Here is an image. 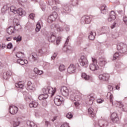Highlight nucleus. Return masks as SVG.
Returning a JSON list of instances; mask_svg holds the SVG:
<instances>
[{
    "label": "nucleus",
    "instance_id": "45",
    "mask_svg": "<svg viewBox=\"0 0 127 127\" xmlns=\"http://www.w3.org/2000/svg\"><path fill=\"white\" fill-rule=\"evenodd\" d=\"M9 9V7L7 6V5H5L2 8V11H6Z\"/></svg>",
    "mask_w": 127,
    "mask_h": 127
},
{
    "label": "nucleus",
    "instance_id": "10",
    "mask_svg": "<svg viewBox=\"0 0 127 127\" xmlns=\"http://www.w3.org/2000/svg\"><path fill=\"white\" fill-rule=\"evenodd\" d=\"M91 17L89 16H84L81 19V23L83 24L84 23L86 24H89L91 22Z\"/></svg>",
    "mask_w": 127,
    "mask_h": 127
},
{
    "label": "nucleus",
    "instance_id": "32",
    "mask_svg": "<svg viewBox=\"0 0 127 127\" xmlns=\"http://www.w3.org/2000/svg\"><path fill=\"white\" fill-rule=\"evenodd\" d=\"M40 29H41V25L40 24V23L39 22H38L36 25V32H39V31H40Z\"/></svg>",
    "mask_w": 127,
    "mask_h": 127
},
{
    "label": "nucleus",
    "instance_id": "53",
    "mask_svg": "<svg viewBox=\"0 0 127 127\" xmlns=\"http://www.w3.org/2000/svg\"><path fill=\"white\" fill-rule=\"evenodd\" d=\"M57 31H64V29L62 27H58L57 28Z\"/></svg>",
    "mask_w": 127,
    "mask_h": 127
},
{
    "label": "nucleus",
    "instance_id": "33",
    "mask_svg": "<svg viewBox=\"0 0 127 127\" xmlns=\"http://www.w3.org/2000/svg\"><path fill=\"white\" fill-rule=\"evenodd\" d=\"M34 72L35 73V74H37V75H42L43 73V71L42 70H40L37 67L34 68Z\"/></svg>",
    "mask_w": 127,
    "mask_h": 127
},
{
    "label": "nucleus",
    "instance_id": "63",
    "mask_svg": "<svg viewBox=\"0 0 127 127\" xmlns=\"http://www.w3.org/2000/svg\"><path fill=\"white\" fill-rule=\"evenodd\" d=\"M1 48V49H4L5 48V44H2Z\"/></svg>",
    "mask_w": 127,
    "mask_h": 127
},
{
    "label": "nucleus",
    "instance_id": "5",
    "mask_svg": "<svg viewBox=\"0 0 127 127\" xmlns=\"http://www.w3.org/2000/svg\"><path fill=\"white\" fill-rule=\"evenodd\" d=\"M92 64L89 65V68L91 71H96L99 69V66L97 64V59L95 58H92Z\"/></svg>",
    "mask_w": 127,
    "mask_h": 127
},
{
    "label": "nucleus",
    "instance_id": "51",
    "mask_svg": "<svg viewBox=\"0 0 127 127\" xmlns=\"http://www.w3.org/2000/svg\"><path fill=\"white\" fill-rule=\"evenodd\" d=\"M7 49H11L12 48V44L11 43H9L7 45Z\"/></svg>",
    "mask_w": 127,
    "mask_h": 127
},
{
    "label": "nucleus",
    "instance_id": "30",
    "mask_svg": "<svg viewBox=\"0 0 127 127\" xmlns=\"http://www.w3.org/2000/svg\"><path fill=\"white\" fill-rule=\"evenodd\" d=\"M27 125L28 127H37V125L34 122L31 121L27 122Z\"/></svg>",
    "mask_w": 127,
    "mask_h": 127
},
{
    "label": "nucleus",
    "instance_id": "24",
    "mask_svg": "<svg viewBox=\"0 0 127 127\" xmlns=\"http://www.w3.org/2000/svg\"><path fill=\"white\" fill-rule=\"evenodd\" d=\"M81 77L82 79H84V80H85V81H88V80H90V79H91V76L88 75L85 73H82Z\"/></svg>",
    "mask_w": 127,
    "mask_h": 127
},
{
    "label": "nucleus",
    "instance_id": "44",
    "mask_svg": "<svg viewBox=\"0 0 127 127\" xmlns=\"http://www.w3.org/2000/svg\"><path fill=\"white\" fill-rule=\"evenodd\" d=\"M56 2H57V1H56V0H50L48 1L49 5H53V4H54V3H56Z\"/></svg>",
    "mask_w": 127,
    "mask_h": 127
},
{
    "label": "nucleus",
    "instance_id": "11",
    "mask_svg": "<svg viewBox=\"0 0 127 127\" xmlns=\"http://www.w3.org/2000/svg\"><path fill=\"white\" fill-rule=\"evenodd\" d=\"M76 65L71 64L67 68V72L69 73V74H73L76 72Z\"/></svg>",
    "mask_w": 127,
    "mask_h": 127
},
{
    "label": "nucleus",
    "instance_id": "28",
    "mask_svg": "<svg viewBox=\"0 0 127 127\" xmlns=\"http://www.w3.org/2000/svg\"><path fill=\"white\" fill-rule=\"evenodd\" d=\"M32 57L33 62H36V61H38V56L36 53H33L32 54Z\"/></svg>",
    "mask_w": 127,
    "mask_h": 127
},
{
    "label": "nucleus",
    "instance_id": "58",
    "mask_svg": "<svg viewBox=\"0 0 127 127\" xmlns=\"http://www.w3.org/2000/svg\"><path fill=\"white\" fill-rule=\"evenodd\" d=\"M19 3H20L22 2V3H24V2H26L27 1V0H17Z\"/></svg>",
    "mask_w": 127,
    "mask_h": 127
},
{
    "label": "nucleus",
    "instance_id": "36",
    "mask_svg": "<svg viewBox=\"0 0 127 127\" xmlns=\"http://www.w3.org/2000/svg\"><path fill=\"white\" fill-rule=\"evenodd\" d=\"M100 10L102 13H106V10H107V6L106 5H103L101 6Z\"/></svg>",
    "mask_w": 127,
    "mask_h": 127
},
{
    "label": "nucleus",
    "instance_id": "43",
    "mask_svg": "<svg viewBox=\"0 0 127 127\" xmlns=\"http://www.w3.org/2000/svg\"><path fill=\"white\" fill-rule=\"evenodd\" d=\"M17 63H19L20 65H24V61L21 59H18L17 60Z\"/></svg>",
    "mask_w": 127,
    "mask_h": 127
},
{
    "label": "nucleus",
    "instance_id": "39",
    "mask_svg": "<svg viewBox=\"0 0 127 127\" xmlns=\"http://www.w3.org/2000/svg\"><path fill=\"white\" fill-rule=\"evenodd\" d=\"M13 40H16V42H18V41H21V36H18L17 37H15L13 38Z\"/></svg>",
    "mask_w": 127,
    "mask_h": 127
},
{
    "label": "nucleus",
    "instance_id": "21",
    "mask_svg": "<svg viewBox=\"0 0 127 127\" xmlns=\"http://www.w3.org/2000/svg\"><path fill=\"white\" fill-rule=\"evenodd\" d=\"M70 99L72 100V101H75V102H78L80 101L81 99V97L78 95H76V94L71 95Z\"/></svg>",
    "mask_w": 127,
    "mask_h": 127
},
{
    "label": "nucleus",
    "instance_id": "8",
    "mask_svg": "<svg viewBox=\"0 0 127 127\" xmlns=\"http://www.w3.org/2000/svg\"><path fill=\"white\" fill-rule=\"evenodd\" d=\"M61 93L64 97H68V96H69L70 91H69V89L68 88H67V87L63 86L61 88Z\"/></svg>",
    "mask_w": 127,
    "mask_h": 127
},
{
    "label": "nucleus",
    "instance_id": "48",
    "mask_svg": "<svg viewBox=\"0 0 127 127\" xmlns=\"http://www.w3.org/2000/svg\"><path fill=\"white\" fill-rule=\"evenodd\" d=\"M29 18H30L31 19H34V17H35V14H34V13H31L29 15Z\"/></svg>",
    "mask_w": 127,
    "mask_h": 127
},
{
    "label": "nucleus",
    "instance_id": "47",
    "mask_svg": "<svg viewBox=\"0 0 127 127\" xmlns=\"http://www.w3.org/2000/svg\"><path fill=\"white\" fill-rule=\"evenodd\" d=\"M66 118L67 119H72L73 118V115H72V113L70 112H69L66 114Z\"/></svg>",
    "mask_w": 127,
    "mask_h": 127
},
{
    "label": "nucleus",
    "instance_id": "55",
    "mask_svg": "<svg viewBox=\"0 0 127 127\" xmlns=\"http://www.w3.org/2000/svg\"><path fill=\"white\" fill-rule=\"evenodd\" d=\"M117 25V23L116 22H114L111 26V29H114V28H115V27H116V26Z\"/></svg>",
    "mask_w": 127,
    "mask_h": 127
},
{
    "label": "nucleus",
    "instance_id": "35",
    "mask_svg": "<svg viewBox=\"0 0 127 127\" xmlns=\"http://www.w3.org/2000/svg\"><path fill=\"white\" fill-rule=\"evenodd\" d=\"M20 124V122L18 120H14L12 122V125L13 127H17Z\"/></svg>",
    "mask_w": 127,
    "mask_h": 127
},
{
    "label": "nucleus",
    "instance_id": "12",
    "mask_svg": "<svg viewBox=\"0 0 127 127\" xmlns=\"http://www.w3.org/2000/svg\"><path fill=\"white\" fill-rule=\"evenodd\" d=\"M18 111V108L14 105H11L9 108V112L11 115H15Z\"/></svg>",
    "mask_w": 127,
    "mask_h": 127
},
{
    "label": "nucleus",
    "instance_id": "31",
    "mask_svg": "<svg viewBox=\"0 0 127 127\" xmlns=\"http://www.w3.org/2000/svg\"><path fill=\"white\" fill-rule=\"evenodd\" d=\"M107 97L110 99V103H112V105H114L113 103V94L111 92H108L107 93Z\"/></svg>",
    "mask_w": 127,
    "mask_h": 127
},
{
    "label": "nucleus",
    "instance_id": "42",
    "mask_svg": "<svg viewBox=\"0 0 127 127\" xmlns=\"http://www.w3.org/2000/svg\"><path fill=\"white\" fill-rule=\"evenodd\" d=\"M39 53L40 54H41L40 55L42 56V55H45V54H46V50H42V49H40L39 51Z\"/></svg>",
    "mask_w": 127,
    "mask_h": 127
},
{
    "label": "nucleus",
    "instance_id": "15",
    "mask_svg": "<svg viewBox=\"0 0 127 127\" xmlns=\"http://www.w3.org/2000/svg\"><path fill=\"white\" fill-rule=\"evenodd\" d=\"M111 119L113 123H117L119 121V117L118 114L116 113H113L112 114Z\"/></svg>",
    "mask_w": 127,
    "mask_h": 127
},
{
    "label": "nucleus",
    "instance_id": "62",
    "mask_svg": "<svg viewBox=\"0 0 127 127\" xmlns=\"http://www.w3.org/2000/svg\"><path fill=\"white\" fill-rule=\"evenodd\" d=\"M65 30L66 31H69V30H70V27H69V26H68V25H66L65 26Z\"/></svg>",
    "mask_w": 127,
    "mask_h": 127
},
{
    "label": "nucleus",
    "instance_id": "23",
    "mask_svg": "<svg viewBox=\"0 0 127 127\" xmlns=\"http://www.w3.org/2000/svg\"><path fill=\"white\" fill-rule=\"evenodd\" d=\"M34 85L31 82V81H28L27 82V89L28 90H34Z\"/></svg>",
    "mask_w": 127,
    "mask_h": 127
},
{
    "label": "nucleus",
    "instance_id": "3",
    "mask_svg": "<svg viewBox=\"0 0 127 127\" xmlns=\"http://www.w3.org/2000/svg\"><path fill=\"white\" fill-rule=\"evenodd\" d=\"M79 62L81 66H82L84 68H87L89 65L87 57L85 56H81L80 59L79 60Z\"/></svg>",
    "mask_w": 127,
    "mask_h": 127
},
{
    "label": "nucleus",
    "instance_id": "59",
    "mask_svg": "<svg viewBox=\"0 0 127 127\" xmlns=\"http://www.w3.org/2000/svg\"><path fill=\"white\" fill-rule=\"evenodd\" d=\"M118 105H119V108H123V107H124V105L121 102H118Z\"/></svg>",
    "mask_w": 127,
    "mask_h": 127
},
{
    "label": "nucleus",
    "instance_id": "1",
    "mask_svg": "<svg viewBox=\"0 0 127 127\" xmlns=\"http://www.w3.org/2000/svg\"><path fill=\"white\" fill-rule=\"evenodd\" d=\"M11 12H13L14 14H19V15H25V11H24L22 8H19L18 9L14 6H12L10 8Z\"/></svg>",
    "mask_w": 127,
    "mask_h": 127
},
{
    "label": "nucleus",
    "instance_id": "40",
    "mask_svg": "<svg viewBox=\"0 0 127 127\" xmlns=\"http://www.w3.org/2000/svg\"><path fill=\"white\" fill-rule=\"evenodd\" d=\"M119 57L120 54H119V53H115L113 55V60H117V59H119Z\"/></svg>",
    "mask_w": 127,
    "mask_h": 127
},
{
    "label": "nucleus",
    "instance_id": "9",
    "mask_svg": "<svg viewBox=\"0 0 127 127\" xmlns=\"http://www.w3.org/2000/svg\"><path fill=\"white\" fill-rule=\"evenodd\" d=\"M61 11L63 14H66V13H69V12L71 11V9H70L69 6L67 5V4H64L62 6Z\"/></svg>",
    "mask_w": 127,
    "mask_h": 127
},
{
    "label": "nucleus",
    "instance_id": "13",
    "mask_svg": "<svg viewBox=\"0 0 127 127\" xmlns=\"http://www.w3.org/2000/svg\"><path fill=\"white\" fill-rule=\"evenodd\" d=\"M88 101L89 102V105H92L93 102L96 100V95L94 93H92L87 96Z\"/></svg>",
    "mask_w": 127,
    "mask_h": 127
},
{
    "label": "nucleus",
    "instance_id": "29",
    "mask_svg": "<svg viewBox=\"0 0 127 127\" xmlns=\"http://www.w3.org/2000/svg\"><path fill=\"white\" fill-rule=\"evenodd\" d=\"M48 98V95H45L44 94H41L39 96L38 98L40 101H42V100H46Z\"/></svg>",
    "mask_w": 127,
    "mask_h": 127
},
{
    "label": "nucleus",
    "instance_id": "54",
    "mask_svg": "<svg viewBox=\"0 0 127 127\" xmlns=\"http://www.w3.org/2000/svg\"><path fill=\"white\" fill-rule=\"evenodd\" d=\"M123 21L125 22V24L127 25V17L125 16L123 17Z\"/></svg>",
    "mask_w": 127,
    "mask_h": 127
},
{
    "label": "nucleus",
    "instance_id": "56",
    "mask_svg": "<svg viewBox=\"0 0 127 127\" xmlns=\"http://www.w3.org/2000/svg\"><path fill=\"white\" fill-rule=\"evenodd\" d=\"M97 102L99 104H102V103H103V102H104V100L101 99H98L97 100Z\"/></svg>",
    "mask_w": 127,
    "mask_h": 127
},
{
    "label": "nucleus",
    "instance_id": "34",
    "mask_svg": "<svg viewBox=\"0 0 127 127\" xmlns=\"http://www.w3.org/2000/svg\"><path fill=\"white\" fill-rule=\"evenodd\" d=\"M16 56L17 58L21 59V58H23V57H24V54H23L22 52H19L16 54Z\"/></svg>",
    "mask_w": 127,
    "mask_h": 127
},
{
    "label": "nucleus",
    "instance_id": "50",
    "mask_svg": "<svg viewBox=\"0 0 127 127\" xmlns=\"http://www.w3.org/2000/svg\"><path fill=\"white\" fill-rule=\"evenodd\" d=\"M40 5L41 9L43 10V11H44V10H45V4H40Z\"/></svg>",
    "mask_w": 127,
    "mask_h": 127
},
{
    "label": "nucleus",
    "instance_id": "60",
    "mask_svg": "<svg viewBox=\"0 0 127 127\" xmlns=\"http://www.w3.org/2000/svg\"><path fill=\"white\" fill-rule=\"evenodd\" d=\"M56 43L57 45H59V44H60V39L58 38L57 39Z\"/></svg>",
    "mask_w": 127,
    "mask_h": 127
},
{
    "label": "nucleus",
    "instance_id": "52",
    "mask_svg": "<svg viewBox=\"0 0 127 127\" xmlns=\"http://www.w3.org/2000/svg\"><path fill=\"white\" fill-rule=\"evenodd\" d=\"M56 56H57V53H55L51 57L52 60H54L56 58Z\"/></svg>",
    "mask_w": 127,
    "mask_h": 127
},
{
    "label": "nucleus",
    "instance_id": "16",
    "mask_svg": "<svg viewBox=\"0 0 127 127\" xmlns=\"http://www.w3.org/2000/svg\"><path fill=\"white\" fill-rule=\"evenodd\" d=\"M11 75H12V73L10 70L5 71L3 73V79L4 80H7Z\"/></svg>",
    "mask_w": 127,
    "mask_h": 127
},
{
    "label": "nucleus",
    "instance_id": "38",
    "mask_svg": "<svg viewBox=\"0 0 127 127\" xmlns=\"http://www.w3.org/2000/svg\"><path fill=\"white\" fill-rule=\"evenodd\" d=\"M15 87H16V88H19L20 89H23V84H22L21 83V82H20L18 83H16L15 84Z\"/></svg>",
    "mask_w": 127,
    "mask_h": 127
},
{
    "label": "nucleus",
    "instance_id": "37",
    "mask_svg": "<svg viewBox=\"0 0 127 127\" xmlns=\"http://www.w3.org/2000/svg\"><path fill=\"white\" fill-rule=\"evenodd\" d=\"M14 28L15 30H20L21 29V26L18 24V23H16V24L14 26Z\"/></svg>",
    "mask_w": 127,
    "mask_h": 127
},
{
    "label": "nucleus",
    "instance_id": "64",
    "mask_svg": "<svg viewBox=\"0 0 127 127\" xmlns=\"http://www.w3.org/2000/svg\"><path fill=\"white\" fill-rule=\"evenodd\" d=\"M102 29H104V30H109V28L108 27H103Z\"/></svg>",
    "mask_w": 127,
    "mask_h": 127
},
{
    "label": "nucleus",
    "instance_id": "17",
    "mask_svg": "<svg viewBox=\"0 0 127 127\" xmlns=\"http://www.w3.org/2000/svg\"><path fill=\"white\" fill-rule=\"evenodd\" d=\"M98 126L100 127H107L109 126V124L106 121L99 120L98 121Z\"/></svg>",
    "mask_w": 127,
    "mask_h": 127
},
{
    "label": "nucleus",
    "instance_id": "26",
    "mask_svg": "<svg viewBox=\"0 0 127 127\" xmlns=\"http://www.w3.org/2000/svg\"><path fill=\"white\" fill-rule=\"evenodd\" d=\"M96 36V32H91L88 36L89 39L90 40H94L95 39V37Z\"/></svg>",
    "mask_w": 127,
    "mask_h": 127
},
{
    "label": "nucleus",
    "instance_id": "4",
    "mask_svg": "<svg viewBox=\"0 0 127 127\" xmlns=\"http://www.w3.org/2000/svg\"><path fill=\"white\" fill-rule=\"evenodd\" d=\"M117 49L120 53H126L127 52V46L121 43L117 45Z\"/></svg>",
    "mask_w": 127,
    "mask_h": 127
},
{
    "label": "nucleus",
    "instance_id": "2",
    "mask_svg": "<svg viewBox=\"0 0 127 127\" xmlns=\"http://www.w3.org/2000/svg\"><path fill=\"white\" fill-rule=\"evenodd\" d=\"M42 91L44 95H48V94H50V95L54 96V94H55V92H56V89L54 88V89L51 86H47L43 88Z\"/></svg>",
    "mask_w": 127,
    "mask_h": 127
},
{
    "label": "nucleus",
    "instance_id": "57",
    "mask_svg": "<svg viewBox=\"0 0 127 127\" xmlns=\"http://www.w3.org/2000/svg\"><path fill=\"white\" fill-rule=\"evenodd\" d=\"M53 10H56V11H59V8H58L57 6H55L53 7Z\"/></svg>",
    "mask_w": 127,
    "mask_h": 127
},
{
    "label": "nucleus",
    "instance_id": "18",
    "mask_svg": "<svg viewBox=\"0 0 127 127\" xmlns=\"http://www.w3.org/2000/svg\"><path fill=\"white\" fill-rule=\"evenodd\" d=\"M99 64L101 67H104L107 64V60L104 58H100Z\"/></svg>",
    "mask_w": 127,
    "mask_h": 127
},
{
    "label": "nucleus",
    "instance_id": "22",
    "mask_svg": "<svg viewBox=\"0 0 127 127\" xmlns=\"http://www.w3.org/2000/svg\"><path fill=\"white\" fill-rule=\"evenodd\" d=\"M14 27L13 26H10L6 29V32L9 35L12 34V33H14L15 31Z\"/></svg>",
    "mask_w": 127,
    "mask_h": 127
},
{
    "label": "nucleus",
    "instance_id": "6",
    "mask_svg": "<svg viewBox=\"0 0 127 127\" xmlns=\"http://www.w3.org/2000/svg\"><path fill=\"white\" fill-rule=\"evenodd\" d=\"M58 16V14H57V12H54L52 13V14H51L48 18V22L49 23H52V22H53V21H55L56 20V18H57V17Z\"/></svg>",
    "mask_w": 127,
    "mask_h": 127
},
{
    "label": "nucleus",
    "instance_id": "49",
    "mask_svg": "<svg viewBox=\"0 0 127 127\" xmlns=\"http://www.w3.org/2000/svg\"><path fill=\"white\" fill-rule=\"evenodd\" d=\"M69 40H70V37H67L66 40L65 41V43L64 45V47H65V46H67V45H68V43L69 42Z\"/></svg>",
    "mask_w": 127,
    "mask_h": 127
},
{
    "label": "nucleus",
    "instance_id": "20",
    "mask_svg": "<svg viewBox=\"0 0 127 127\" xmlns=\"http://www.w3.org/2000/svg\"><path fill=\"white\" fill-rule=\"evenodd\" d=\"M88 114L90 115L91 118H95L96 117V113H95V111L94 109L92 108H89L88 110Z\"/></svg>",
    "mask_w": 127,
    "mask_h": 127
},
{
    "label": "nucleus",
    "instance_id": "25",
    "mask_svg": "<svg viewBox=\"0 0 127 127\" xmlns=\"http://www.w3.org/2000/svg\"><path fill=\"white\" fill-rule=\"evenodd\" d=\"M38 106V103L35 101H33L29 104V108H37Z\"/></svg>",
    "mask_w": 127,
    "mask_h": 127
},
{
    "label": "nucleus",
    "instance_id": "27",
    "mask_svg": "<svg viewBox=\"0 0 127 127\" xmlns=\"http://www.w3.org/2000/svg\"><path fill=\"white\" fill-rule=\"evenodd\" d=\"M48 40L49 42H54L56 40V36L51 35L50 37H48Z\"/></svg>",
    "mask_w": 127,
    "mask_h": 127
},
{
    "label": "nucleus",
    "instance_id": "14",
    "mask_svg": "<svg viewBox=\"0 0 127 127\" xmlns=\"http://www.w3.org/2000/svg\"><path fill=\"white\" fill-rule=\"evenodd\" d=\"M99 78L100 80H103V81H108L110 79V74L108 73H103L99 75Z\"/></svg>",
    "mask_w": 127,
    "mask_h": 127
},
{
    "label": "nucleus",
    "instance_id": "41",
    "mask_svg": "<svg viewBox=\"0 0 127 127\" xmlns=\"http://www.w3.org/2000/svg\"><path fill=\"white\" fill-rule=\"evenodd\" d=\"M71 4L73 6L75 5H78V0H71Z\"/></svg>",
    "mask_w": 127,
    "mask_h": 127
},
{
    "label": "nucleus",
    "instance_id": "19",
    "mask_svg": "<svg viewBox=\"0 0 127 127\" xmlns=\"http://www.w3.org/2000/svg\"><path fill=\"white\" fill-rule=\"evenodd\" d=\"M116 19V14L113 11H111L108 19V21L111 22Z\"/></svg>",
    "mask_w": 127,
    "mask_h": 127
},
{
    "label": "nucleus",
    "instance_id": "7",
    "mask_svg": "<svg viewBox=\"0 0 127 127\" xmlns=\"http://www.w3.org/2000/svg\"><path fill=\"white\" fill-rule=\"evenodd\" d=\"M54 101L56 106H61V104L64 102V99L60 96H57L55 97Z\"/></svg>",
    "mask_w": 127,
    "mask_h": 127
},
{
    "label": "nucleus",
    "instance_id": "61",
    "mask_svg": "<svg viewBox=\"0 0 127 127\" xmlns=\"http://www.w3.org/2000/svg\"><path fill=\"white\" fill-rule=\"evenodd\" d=\"M12 39V37H9L7 38L6 39V40H7V41H11Z\"/></svg>",
    "mask_w": 127,
    "mask_h": 127
},
{
    "label": "nucleus",
    "instance_id": "46",
    "mask_svg": "<svg viewBox=\"0 0 127 127\" xmlns=\"http://www.w3.org/2000/svg\"><path fill=\"white\" fill-rule=\"evenodd\" d=\"M59 70H60V71H61V72L64 71L65 70V65H64L63 64H61L59 66Z\"/></svg>",
    "mask_w": 127,
    "mask_h": 127
}]
</instances>
